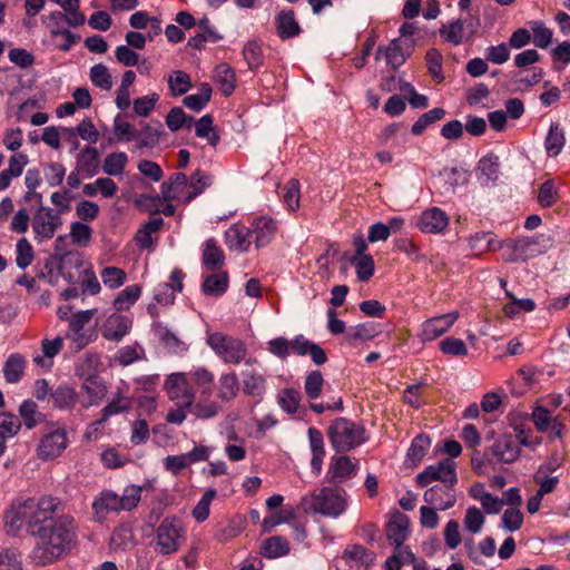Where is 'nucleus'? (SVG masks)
Returning a JSON list of instances; mask_svg holds the SVG:
<instances>
[{
  "instance_id": "f257e3e1",
  "label": "nucleus",
  "mask_w": 570,
  "mask_h": 570,
  "mask_svg": "<svg viewBox=\"0 0 570 570\" xmlns=\"http://www.w3.org/2000/svg\"><path fill=\"white\" fill-rule=\"evenodd\" d=\"M65 504L58 498L42 495L13 503L6 512L4 523L10 532L26 528L38 539L35 559L51 563L69 551L77 538L75 519L63 513Z\"/></svg>"
},
{
  "instance_id": "f03ea898",
  "label": "nucleus",
  "mask_w": 570,
  "mask_h": 570,
  "mask_svg": "<svg viewBox=\"0 0 570 570\" xmlns=\"http://www.w3.org/2000/svg\"><path fill=\"white\" fill-rule=\"evenodd\" d=\"M299 505L306 513L337 518L347 504L345 498L333 489L322 488L318 492L304 495Z\"/></svg>"
},
{
  "instance_id": "7ed1b4c3",
  "label": "nucleus",
  "mask_w": 570,
  "mask_h": 570,
  "mask_svg": "<svg viewBox=\"0 0 570 570\" xmlns=\"http://www.w3.org/2000/svg\"><path fill=\"white\" fill-rule=\"evenodd\" d=\"M327 435L336 452L345 453L366 441L365 429L345 417L335 419L327 430Z\"/></svg>"
},
{
  "instance_id": "20e7f679",
  "label": "nucleus",
  "mask_w": 570,
  "mask_h": 570,
  "mask_svg": "<svg viewBox=\"0 0 570 570\" xmlns=\"http://www.w3.org/2000/svg\"><path fill=\"white\" fill-rule=\"evenodd\" d=\"M207 344L225 363L239 364L247 354V348L243 341L220 332L209 334Z\"/></svg>"
},
{
  "instance_id": "39448f33",
  "label": "nucleus",
  "mask_w": 570,
  "mask_h": 570,
  "mask_svg": "<svg viewBox=\"0 0 570 570\" xmlns=\"http://www.w3.org/2000/svg\"><path fill=\"white\" fill-rule=\"evenodd\" d=\"M83 259L82 255L77 250H67L61 254H53L45 264V269L51 275L53 269L57 268L69 284H75L80 279V272L82 271Z\"/></svg>"
},
{
  "instance_id": "423d86ee",
  "label": "nucleus",
  "mask_w": 570,
  "mask_h": 570,
  "mask_svg": "<svg viewBox=\"0 0 570 570\" xmlns=\"http://www.w3.org/2000/svg\"><path fill=\"white\" fill-rule=\"evenodd\" d=\"M499 247L504 249L505 262L527 261L542 253L540 248V237L538 236L507 238L501 242Z\"/></svg>"
},
{
  "instance_id": "0eeeda50",
  "label": "nucleus",
  "mask_w": 570,
  "mask_h": 570,
  "mask_svg": "<svg viewBox=\"0 0 570 570\" xmlns=\"http://www.w3.org/2000/svg\"><path fill=\"white\" fill-rule=\"evenodd\" d=\"M433 481H440L449 488L458 483L456 463L452 459H443L436 464L428 465L416 475L419 487H428Z\"/></svg>"
},
{
  "instance_id": "6e6552de",
  "label": "nucleus",
  "mask_w": 570,
  "mask_h": 570,
  "mask_svg": "<svg viewBox=\"0 0 570 570\" xmlns=\"http://www.w3.org/2000/svg\"><path fill=\"white\" fill-rule=\"evenodd\" d=\"M43 23L50 31V37L55 41L56 48L61 51H69L73 45L80 39V35H76L62 27L65 21V12L53 11L42 18Z\"/></svg>"
},
{
  "instance_id": "1a4fd4ad",
  "label": "nucleus",
  "mask_w": 570,
  "mask_h": 570,
  "mask_svg": "<svg viewBox=\"0 0 570 570\" xmlns=\"http://www.w3.org/2000/svg\"><path fill=\"white\" fill-rule=\"evenodd\" d=\"M157 535V551L163 554H171L176 552L179 547V539L181 538V529L178 520L166 518L161 521L156 531Z\"/></svg>"
},
{
  "instance_id": "9d476101",
  "label": "nucleus",
  "mask_w": 570,
  "mask_h": 570,
  "mask_svg": "<svg viewBox=\"0 0 570 570\" xmlns=\"http://www.w3.org/2000/svg\"><path fill=\"white\" fill-rule=\"evenodd\" d=\"M67 432L63 429H57L45 434L38 445V455L42 460H51L59 456L67 448Z\"/></svg>"
},
{
  "instance_id": "9b49d317",
  "label": "nucleus",
  "mask_w": 570,
  "mask_h": 570,
  "mask_svg": "<svg viewBox=\"0 0 570 570\" xmlns=\"http://www.w3.org/2000/svg\"><path fill=\"white\" fill-rule=\"evenodd\" d=\"M456 312L443 314L425 321L421 327V338L423 341H433L443 335L458 320Z\"/></svg>"
},
{
  "instance_id": "f8f14e48",
  "label": "nucleus",
  "mask_w": 570,
  "mask_h": 570,
  "mask_svg": "<svg viewBox=\"0 0 570 570\" xmlns=\"http://www.w3.org/2000/svg\"><path fill=\"white\" fill-rule=\"evenodd\" d=\"M454 488H449L446 484H436L428 490L423 494V499L426 503L433 505L439 510H448L455 503V494L453 493Z\"/></svg>"
},
{
  "instance_id": "ddd939ff",
  "label": "nucleus",
  "mask_w": 570,
  "mask_h": 570,
  "mask_svg": "<svg viewBox=\"0 0 570 570\" xmlns=\"http://www.w3.org/2000/svg\"><path fill=\"white\" fill-rule=\"evenodd\" d=\"M165 389L167 391L169 399H183V402H185L186 407H191L194 402V395L188 390L187 381L184 374H170L165 382Z\"/></svg>"
},
{
  "instance_id": "4468645a",
  "label": "nucleus",
  "mask_w": 570,
  "mask_h": 570,
  "mask_svg": "<svg viewBox=\"0 0 570 570\" xmlns=\"http://www.w3.org/2000/svg\"><path fill=\"white\" fill-rule=\"evenodd\" d=\"M449 224L448 215L440 208L433 207L422 213L417 227L423 233H441Z\"/></svg>"
},
{
  "instance_id": "2eb2a0df",
  "label": "nucleus",
  "mask_w": 570,
  "mask_h": 570,
  "mask_svg": "<svg viewBox=\"0 0 570 570\" xmlns=\"http://www.w3.org/2000/svg\"><path fill=\"white\" fill-rule=\"evenodd\" d=\"M491 451L498 461L507 464L515 462L520 456L518 441L511 435L499 438L491 446Z\"/></svg>"
},
{
  "instance_id": "dca6fc26",
  "label": "nucleus",
  "mask_w": 570,
  "mask_h": 570,
  "mask_svg": "<svg viewBox=\"0 0 570 570\" xmlns=\"http://www.w3.org/2000/svg\"><path fill=\"white\" fill-rule=\"evenodd\" d=\"M409 518L396 511L386 524V538L395 549H401L407 538Z\"/></svg>"
},
{
  "instance_id": "f3484780",
  "label": "nucleus",
  "mask_w": 570,
  "mask_h": 570,
  "mask_svg": "<svg viewBox=\"0 0 570 570\" xmlns=\"http://www.w3.org/2000/svg\"><path fill=\"white\" fill-rule=\"evenodd\" d=\"M92 510L96 520L104 521L108 513L122 510L119 495L110 490L101 491L99 497L92 502Z\"/></svg>"
},
{
  "instance_id": "a211bd4d",
  "label": "nucleus",
  "mask_w": 570,
  "mask_h": 570,
  "mask_svg": "<svg viewBox=\"0 0 570 570\" xmlns=\"http://www.w3.org/2000/svg\"><path fill=\"white\" fill-rule=\"evenodd\" d=\"M500 160L494 154L483 156L476 167L478 180L481 185L485 186L490 183H495L499 178Z\"/></svg>"
},
{
  "instance_id": "6ab92c4d",
  "label": "nucleus",
  "mask_w": 570,
  "mask_h": 570,
  "mask_svg": "<svg viewBox=\"0 0 570 570\" xmlns=\"http://www.w3.org/2000/svg\"><path fill=\"white\" fill-rule=\"evenodd\" d=\"M276 232V224L271 217L261 216L256 217L249 229L250 234H255L256 247H264L268 245L274 238Z\"/></svg>"
},
{
  "instance_id": "aec40b11",
  "label": "nucleus",
  "mask_w": 570,
  "mask_h": 570,
  "mask_svg": "<svg viewBox=\"0 0 570 570\" xmlns=\"http://www.w3.org/2000/svg\"><path fill=\"white\" fill-rule=\"evenodd\" d=\"M275 26L277 36L283 40L294 38L302 31L293 10H282L277 13Z\"/></svg>"
},
{
  "instance_id": "412c9836",
  "label": "nucleus",
  "mask_w": 570,
  "mask_h": 570,
  "mask_svg": "<svg viewBox=\"0 0 570 570\" xmlns=\"http://www.w3.org/2000/svg\"><path fill=\"white\" fill-rule=\"evenodd\" d=\"M81 389L88 395V401L82 402V405L86 409L92 405H98L107 393V387L104 380L96 374L87 376L81 385Z\"/></svg>"
},
{
  "instance_id": "4be33fe9",
  "label": "nucleus",
  "mask_w": 570,
  "mask_h": 570,
  "mask_svg": "<svg viewBox=\"0 0 570 570\" xmlns=\"http://www.w3.org/2000/svg\"><path fill=\"white\" fill-rule=\"evenodd\" d=\"M343 558L351 567H355L357 569H366L370 564L373 563L375 553L367 550L363 546L352 544L344 550Z\"/></svg>"
},
{
  "instance_id": "5701e85b",
  "label": "nucleus",
  "mask_w": 570,
  "mask_h": 570,
  "mask_svg": "<svg viewBox=\"0 0 570 570\" xmlns=\"http://www.w3.org/2000/svg\"><path fill=\"white\" fill-rule=\"evenodd\" d=\"M431 446V439L426 434L416 435L407 450L405 465L407 468L416 466L425 456Z\"/></svg>"
},
{
  "instance_id": "b1692460",
  "label": "nucleus",
  "mask_w": 570,
  "mask_h": 570,
  "mask_svg": "<svg viewBox=\"0 0 570 570\" xmlns=\"http://www.w3.org/2000/svg\"><path fill=\"white\" fill-rule=\"evenodd\" d=\"M153 330L164 346L173 353H183L187 351V344L181 341L176 333L159 322L154 323Z\"/></svg>"
},
{
  "instance_id": "393cba45",
  "label": "nucleus",
  "mask_w": 570,
  "mask_h": 570,
  "mask_svg": "<svg viewBox=\"0 0 570 570\" xmlns=\"http://www.w3.org/2000/svg\"><path fill=\"white\" fill-rule=\"evenodd\" d=\"M403 41L400 39H394L391 41L387 48L379 47L376 51L375 59L379 60L381 58V53H385L386 63L391 66L393 69H397L410 56V52H405L403 47Z\"/></svg>"
},
{
  "instance_id": "a878e982",
  "label": "nucleus",
  "mask_w": 570,
  "mask_h": 570,
  "mask_svg": "<svg viewBox=\"0 0 570 570\" xmlns=\"http://www.w3.org/2000/svg\"><path fill=\"white\" fill-rule=\"evenodd\" d=\"M356 464L352 462L350 456H338L330 466L328 474H332L330 482L336 483L337 480L353 478L356 474Z\"/></svg>"
},
{
  "instance_id": "bb28decb",
  "label": "nucleus",
  "mask_w": 570,
  "mask_h": 570,
  "mask_svg": "<svg viewBox=\"0 0 570 570\" xmlns=\"http://www.w3.org/2000/svg\"><path fill=\"white\" fill-rule=\"evenodd\" d=\"M225 263L223 249L217 245L216 239L209 238L205 243L203 250V265L208 271H216Z\"/></svg>"
},
{
  "instance_id": "cd10ccee",
  "label": "nucleus",
  "mask_w": 570,
  "mask_h": 570,
  "mask_svg": "<svg viewBox=\"0 0 570 570\" xmlns=\"http://www.w3.org/2000/svg\"><path fill=\"white\" fill-rule=\"evenodd\" d=\"M228 282L227 272L213 273L205 277L202 289L205 295L220 296L227 291Z\"/></svg>"
},
{
  "instance_id": "c85d7f7f",
  "label": "nucleus",
  "mask_w": 570,
  "mask_h": 570,
  "mask_svg": "<svg viewBox=\"0 0 570 570\" xmlns=\"http://www.w3.org/2000/svg\"><path fill=\"white\" fill-rule=\"evenodd\" d=\"M380 333L379 326L373 322H365L350 327L345 334V341L354 345L358 341H368Z\"/></svg>"
},
{
  "instance_id": "c756f323",
  "label": "nucleus",
  "mask_w": 570,
  "mask_h": 570,
  "mask_svg": "<svg viewBox=\"0 0 570 570\" xmlns=\"http://www.w3.org/2000/svg\"><path fill=\"white\" fill-rule=\"evenodd\" d=\"M26 367V358L23 355L19 353L11 354L3 366V375L8 383L16 384L18 383L24 372Z\"/></svg>"
},
{
  "instance_id": "7c9ffc66",
  "label": "nucleus",
  "mask_w": 570,
  "mask_h": 570,
  "mask_svg": "<svg viewBox=\"0 0 570 570\" xmlns=\"http://www.w3.org/2000/svg\"><path fill=\"white\" fill-rule=\"evenodd\" d=\"M564 144H566L564 130L562 129V127L559 124H557V122L551 124L548 135L546 137V141H544V147H546L547 154L550 157H557L561 153Z\"/></svg>"
},
{
  "instance_id": "2f4dec72",
  "label": "nucleus",
  "mask_w": 570,
  "mask_h": 570,
  "mask_svg": "<svg viewBox=\"0 0 570 570\" xmlns=\"http://www.w3.org/2000/svg\"><path fill=\"white\" fill-rule=\"evenodd\" d=\"M128 320L121 315H112L109 317L104 330V337L108 341L119 342L128 333Z\"/></svg>"
},
{
  "instance_id": "473e14b6",
  "label": "nucleus",
  "mask_w": 570,
  "mask_h": 570,
  "mask_svg": "<svg viewBox=\"0 0 570 570\" xmlns=\"http://www.w3.org/2000/svg\"><path fill=\"white\" fill-rule=\"evenodd\" d=\"M163 132L164 129L161 122L156 121L155 126L145 124L140 131L136 132V137L138 138L137 147L140 149L155 147L158 144Z\"/></svg>"
},
{
  "instance_id": "72a5a7b5",
  "label": "nucleus",
  "mask_w": 570,
  "mask_h": 570,
  "mask_svg": "<svg viewBox=\"0 0 570 570\" xmlns=\"http://www.w3.org/2000/svg\"><path fill=\"white\" fill-rule=\"evenodd\" d=\"M79 169L88 177L95 176L99 170V154L94 147H85L77 158Z\"/></svg>"
},
{
  "instance_id": "f704fd0d",
  "label": "nucleus",
  "mask_w": 570,
  "mask_h": 570,
  "mask_svg": "<svg viewBox=\"0 0 570 570\" xmlns=\"http://www.w3.org/2000/svg\"><path fill=\"white\" fill-rule=\"evenodd\" d=\"M19 415L28 430H32L45 420V414L38 410L37 403L32 400H24L20 404Z\"/></svg>"
},
{
  "instance_id": "c9c22d12",
  "label": "nucleus",
  "mask_w": 570,
  "mask_h": 570,
  "mask_svg": "<svg viewBox=\"0 0 570 570\" xmlns=\"http://www.w3.org/2000/svg\"><path fill=\"white\" fill-rule=\"evenodd\" d=\"M243 391L252 396H259L265 391V379L255 370H246L242 372Z\"/></svg>"
},
{
  "instance_id": "e433bc0d",
  "label": "nucleus",
  "mask_w": 570,
  "mask_h": 570,
  "mask_svg": "<svg viewBox=\"0 0 570 570\" xmlns=\"http://www.w3.org/2000/svg\"><path fill=\"white\" fill-rule=\"evenodd\" d=\"M51 399L55 407L69 410L72 409L77 402V393L71 386L61 384L51 392Z\"/></svg>"
},
{
  "instance_id": "4c0bfd02",
  "label": "nucleus",
  "mask_w": 570,
  "mask_h": 570,
  "mask_svg": "<svg viewBox=\"0 0 570 570\" xmlns=\"http://www.w3.org/2000/svg\"><path fill=\"white\" fill-rule=\"evenodd\" d=\"M187 185V176L184 173L173 174L168 180L160 186V194L164 200L170 202L177 198L179 188Z\"/></svg>"
},
{
  "instance_id": "58836bf2",
  "label": "nucleus",
  "mask_w": 570,
  "mask_h": 570,
  "mask_svg": "<svg viewBox=\"0 0 570 570\" xmlns=\"http://www.w3.org/2000/svg\"><path fill=\"white\" fill-rule=\"evenodd\" d=\"M289 552L288 541L279 535L266 539L262 546V553L266 558H278Z\"/></svg>"
},
{
  "instance_id": "ea45409f",
  "label": "nucleus",
  "mask_w": 570,
  "mask_h": 570,
  "mask_svg": "<svg viewBox=\"0 0 570 570\" xmlns=\"http://www.w3.org/2000/svg\"><path fill=\"white\" fill-rule=\"evenodd\" d=\"M213 184V176L197 169L191 174L189 179V187L193 189L184 199L185 203H190L194 198L200 195L205 188Z\"/></svg>"
},
{
  "instance_id": "a19ab883",
  "label": "nucleus",
  "mask_w": 570,
  "mask_h": 570,
  "mask_svg": "<svg viewBox=\"0 0 570 570\" xmlns=\"http://www.w3.org/2000/svg\"><path fill=\"white\" fill-rule=\"evenodd\" d=\"M215 79L225 96L233 94L235 89V72L227 63H220L216 67Z\"/></svg>"
},
{
  "instance_id": "79ce46f5",
  "label": "nucleus",
  "mask_w": 570,
  "mask_h": 570,
  "mask_svg": "<svg viewBox=\"0 0 570 570\" xmlns=\"http://www.w3.org/2000/svg\"><path fill=\"white\" fill-rule=\"evenodd\" d=\"M239 382L235 373L223 374L219 379L217 396L222 401L229 402L237 395Z\"/></svg>"
},
{
  "instance_id": "37998d69",
  "label": "nucleus",
  "mask_w": 570,
  "mask_h": 570,
  "mask_svg": "<svg viewBox=\"0 0 570 570\" xmlns=\"http://www.w3.org/2000/svg\"><path fill=\"white\" fill-rule=\"evenodd\" d=\"M446 111L441 108L436 107L433 108L424 114H422L419 119L413 124L412 126V134L415 136H419L423 134V131L432 124H434L438 120H441L444 118Z\"/></svg>"
},
{
  "instance_id": "c03bdc74",
  "label": "nucleus",
  "mask_w": 570,
  "mask_h": 570,
  "mask_svg": "<svg viewBox=\"0 0 570 570\" xmlns=\"http://www.w3.org/2000/svg\"><path fill=\"white\" fill-rule=\"evenodd\" d=\"M348 261L353 266H355L358 281L367 282L373 276L375 265L371 255L352 256Z\"/></svg>"
},
{
  "instance_id": "a18cd8bd",
  "label": "nucleus",
  "mask_w": 570,
  "mask_h": 570,
  "mask_svg": "<svg viewBox=\"0 0 570 570\" xmlns=\"http://www.w3.org/2000/svg\"><path fill=\"white\" fill-rule=\"evenodd\" d=\"M128 157L125 153H111L105 158L102 170L109 176H119L124 173Z\"/></svg>"
},
{
  "instance_id": "49530a36",
  "label": "nucleus",
  "mask_w": 570,
  "mask_h": 570,
  "mask_svg": "<svg viewBox=\"0 0 570 570\" xmlns=\"http://www.w3.org/2000/svg\"><path fill=\"white\" fill-rule=\"evenodd\" d=\"M194 118L187 116L180 107H174L166 116V125L171 131H178L183 127L190 128Z\"/></svg>"
},
{
  "instance_id": "de8ad7c7",
  "label": "nucleus",
  "mask_w": 570,
  "mask_h": 570,
  "mask_svg": "<svg viewBox=\"0 0 570 570\" xmlns=\"http://www.w3.org/2000/svg\"><path fill=\"white\" fill-rule=\"evenodd\" d=\"M41 184V176L38 169H28L24 176V185L28 191L23 195L22 200L30 203L31 197L37 198V204H41L42 195L36 191V188Z\"/></svg>"
},
{
  "instance_id": "09e8293b",
  "label": "nucleus",
  "mask_w": 570,
  "mask_h": 570,
  "mask_svg": "<svg viewBox=\"0 0 570 570\" xmlns=\"http://www.w3.org/2000/svg\"><path fill=\"white\" fill-rule=\"evenodd\" d=\"M89 76L96 87L107 91L112 88L111 75L104 63L92 66Z\"/></svg>"
},
{
  "instance_id": "8fccbe9b",
  "label": "nucleus",
  "mask_w": 570,
  "mask_h": 570,
  "mask_svg": "<svg viewBox=\"0 0 570 570\" xmlns=\"http://www.w3.org/2000/svg\"><path fill=\"white\" fill-rule=\"evenodd\" d=\"M140 292L138 285H130L124 288L114 301L116 311L128 309L139 298Z\"/></svg>"
},
{
  "instance_id": "3c124183",
  "label": "nucleus",
  "mask_w": 570,
  "mask_h": 570,
  "mask_svg": "<svg viewBox=\"0 0 570 570\" xmlns=\"http://www.w3.org/2000/svg\"><path fill=\"white\" fill-rule=\"evenodd\" d=\"M21 429L20 420L10 412L0 413V439L13 438Z\"/></svg>"
},
{
  "instance_id": "603ef678",
  "label": "nucleus",
  "mask_w": 570,
  "mask_h": 570,
  "mask_svg": "<svg viewBox=\"0 0 570 570\" xmlns=\"http://www.w3.org/2000/svg\"><path fill=\"white\" fill-rule=\"evenodd\" d=\"M469 244L472 249H479L481 252L501 249L499 247L501 243L498 242L491 233H476L470 237Z\"/></svg>"
},
{
  "instance_id": "864d4df0",
  "label": "nucleus",
  "mask_w": 570,
  "mask_h": 570,
  "mask_svg": "<svg viewBox=\"0 0 570 570\" xmlns=\"http://www.w3.org/2000/svg\"><path fill=\"white\" fill-rule=\"evenodd\" d=\"M531 30L533 32L532 41L535 47L546 49L551 45L553 33L542 21H533L531 23Z\"/></svg>"
},
{
  "instance_id": "5fc2aeb1",
  "label": "nucleus",
  "mask_w": 570,
  "mask_h": 570,
  "mask_svg": "<svg viewBox=\"0 0 570 570\" xmlns=\"http://www.w3.org/2000/svg\"><path fill=\"white\" fill-rule=\"evenodd\" d=\"M216 490L208 489L205 491L200 500L197 502L196 507L193 510V517L198 522H204L209 517V507L212 501L216 498Z\"/></svg>"
},
{
  "instance_id": "6e6d98bb",
  "label": "nucleus",
  "mask_w": 570,
  "mask_h": 570,
  "mask_svg": "<svg viewBox=\"0 0 570 570\" xmlns=\"http://www.w3.org/2000/svg\"><path fill=\"white\" fill-rule=\"evenodd\" d=\"M243 56L250 70H256L263 65V51L255 41H249L244 46Z\"/></svg>"
},
{
  "instance_id": "4d7b16f0",
  "label": "nucleus",
  "mask_w": 570,
  "mask_h": 570,
  "mask_svg": "<svg viewBox=\"0 0 570 570\" xmlns=\"http://www.w3.org/2000/svg\"><path fill=\"white\" fill-rule=\"evenodd\" d=\"M279 406L288 414H293L297 411L301 394L294 389H285L278 394Z\"/></svg>"
},
{
  "instance_id": "13d9d810",
  "label": "nucleus",
  "mask_w": 570,
  "mask_h": 570,
  "mask_svg": "<svg viewBox=\"0 0 570 570\" xmlns=\"http://www.w3.org/2000/svg\"><path fill=\"white\" fill-rule=\"evenodd\" d=\"M439 32L446 41L459 46L463 41V21L460 19L454 20L449 26H442Z\"/></svg>"
},
{
  "instance_id": "bf43d9fd",
  "label": "nucleus",
  "mask_w": 570,
  "mask_h": 570,
  "mask_svg": "<svg viewBox=\"0 0 570 570\" xmlns=\"http://www.w3.org/2000/svg\"><path fill=\"white\" fill-rule=\"evenodd\" d=\"M299 181L291 179L284 187L283 202L289 210H296L299 207Z\"/></svg>"
},
{
  "instance_id": "052dcab7",
  "label": "nucleus",
  "mask_w": 570,
  "mask_h": 570,
  "mask_svg": "<svg viewBox=\"0 0 570 570\" xmlns=\"http://www.w3.org/2000/svg\"><path fill=\"white\" fill-rule=\"evenodd\" d=\"M324 379L321 371L315 370L308 373L305 379L304 390L309 399H317L322 393Z\"/></svg>"
},
{
  "instance_id": "680f3d73",
  "label": "nucleus",
  "mask_w": 570,
  "mask_h": 570,
  "mask_svg": "<svg viewBox=\"0 0 570 570\" xmlns=\"http://www.w3.org/2000/svg\"><path fill=\"white\" fill-rule=\"evenodd\" d=\"M58 228L59 227H57L55 224H52L48 219L46 220L45 218H42V216L40 214L33 215L32 229L38 238H40V239L52 238Z\"/></svg>"
},
{
  "instance_id": "e2e57ef3",
  "label": "nucleus",
  "mask_w": 570,
  "mask_h": 570,
  "mask_svg": "<svg viewBox=\"0 0 570 570\" xmlns=\"http://www.w3.org/2000/svg\"><path fill=\"white\" fill-rule=\"evenodd\" d=\"M485 518L476 507H470L464 517V528L466 531L475 534L482 530Z\"/></svg>"
},
{
  "instance_id": "0e129e2a",
  "label": "nucleus",
  "mask_w": 570,
  "mask_h": 570,
  "mask_svg": "<svg viewBox=\"0 0 570 570\" xmlns=\"http://www.w3.org/2000/svg\"><path fill=\"white\" fill-rule=\"evenodd\" d=\"M168 83L174 96L185 95L191 88L189 75L180 70L174 71Z\"/></svg>"
},
{
  "instance_id": "69168bd1",
  "label": "nucleus",
  "mask_w": 570,
  "mask_h": 570,
  "mask_svg": "<svg viewBox=\"0 0 570 570\" xmlns=\"http://www.w3.org/2000/svg\"><path fill=\"white\" fill-rule=\"evenodd\" d=\"M223 39V36L216 29L200 30L194 37L188 40L190 48L200 50L204 48L205 42H218Z\"/></svg>"
},
{
  "instance_id": "338daca9",
  "label": "nucleus",
  "mask_w": 570,
  "mask_h": 570,
  "mask_svg": "<svg viewBox=\"0 0 570 570\" xmlns=\"http://www.w3.org/2000/svg\"><path fill=\"white\" fill-rule=\"evenodd\" d=\"M16 248H17L16 263L19 268L24 269L33 261L32 246L26 238H21L18 240Z\"/></svg>"
},
{
  "instance_id": "774afa93",
  "label": "nucleus",
  "mask_w": 570,
  "mask_h": 570,
  "mask_svg": "<svg viewBox=\"0 0 570 570\" xmlns=\"http://www.w3.org/2000/svg\"><path fill=\"white\" fill-rule=\"evenodd\" d=\"M425 59L429 72L435 80L441 82L444 79L442 75L443 57L441 52L438 49L432 48L426 52Z\"/></svg>"
}]
</instances>
